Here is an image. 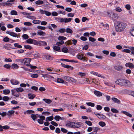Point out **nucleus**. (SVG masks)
<instances>
[{"mask_svg":"<svg viewBox=\"0 0 134 134\" xmlns=\"http://www.w3.org/2000/svg\"><path fill=\"white\" fill-rule=\"evenodd\" d=\"M16 90L18 92H23L24 91V89L21 87H19L16 88Z\"/></svg>","mask_w":134,"mask_h":134,"instance_id":"72a5a7b5","label":"nucleus"},{"mask_svg":"<svg viewBox=\"0 0 134 134\" xmlns=\"http://www.w3.org/2000/svg\"><path fill=\"white\" fill-rule=\"evenodd\" d=\"M61 65L63 67L65 68H70L71 70H72L73 69V67L71 66L65 65L63 63H61Z\"/></svg>","mask_w":134,"mask_h":134,"instance_id":"f3484780","label":"nucleus"},{"mask_svg":"<svg viewBox=\"0 0 134 134\" xmlns=\"http://www.w3.org/2000/svg\"><path fill=\"white\" fill-rule=\"evenodd\" d=\"M90 74L92 75H96L99 77H101L102 78H104V76H102L100 74H98V72L94 71H92L90 72Z\"/></svg>","mask_w":134,"mask_h":134,"instance_id":"9b49d317","label":"nucleus"},{"mask_svg":"<svg viewBox=\"0 0 134 134\" xmlns=\"http://www.w3.org/2000/svg\"><path fill=\"white\" fill-rule=\"evenodd\" d=\"M63 78L66 81L70 82V80L71 78V77L64 76L63 77Z\"/></svg>","mask_w":134,"mask_h":134,"instance_id":"e433bc0d","label":"nucleus"},{"mask_svg":"<svg viewBox=\"0 0 134 134\" xmlns=\"http://www.w3.org/2000/svg\"><path fill=\"white\" fill-rule=\"evenodd\" d=\"M70 82H71L72 83H76L77 82L76 80L72 77H71Z\"/></svg>","mask_w":134,"mask_h":134,"instance_id":"79ce46f5","label":"nucleus"},{"mask_svg":"<svg viewBox=\"0 0 134 134\" xmlns=\"http://www.w3.org/2000/svg\"><path fill=\"white\" fill-rule=\"evenodd\" d=\"M24 48L27 49H32V47L29 45H25L24 46Z\"/></svg>","mask_w":134,"mask_h":134,"instance_id":"5fc2aeb1","label":"nucleus"},{"mask_svg":"<svg viewBox=\"0 0 134 134\" xmlns=\"http://www.w3.org/2000/svg\"><path fill=\"white\" fill-rule=\"evenodd\" d=\"M112 99L115 103L118 104L120 103V101L116 98L113 97L112 98Z\"/></svg>","mask_w":134,"mask_h":134,"instance_id":"4be33fe9","label":"nucleus"},{"mask_svg":"<svg viewBox=\"0 0 134 134\" xmlns=\"http://www.w3.org/2000/svg\"><path fill=\"white\" fill-rule=\"evenodd\" d=\"M85 123L89 126H91L92 125L91 122L89 121H86Z\"/></svg>","mask_w":134,"mask_h":134,"instance_id":"680f3d73","label":"nucleus"},{"mask_svg":"<svg viewBox=\"0 0 134 134\" xmlns=\"http://www.w3.org/2000/svg\"><path fill=\"white\" fill-rule=\"evenodd\" d=\"M82 56H83V55L82 54H78L76 56V57L78 59H80L81 60V59L82 58Z\"/></svg>","mask_w":134,"mask_h":134,"instance_id":"4d7b16f0","label":"nucleus"},{"mask_svg":"<svg viewBox=\"0 0 134 134\" xmlns=\"http://www.w3.org/2000/svg\"><path fill=\"white\" fill-rule=\"evenodd\" d=\"M23 60V59H16L14 60V61L15 62H17L20 64H22Z\"/></svg>","mask_w":134,"mask_h":134,"instance_id":"58836bf2","label":"nucleus"},{"mask_svg":"<svg viewBox=\"0 0 134 134\" xmlns=\"http://www.w3.org/2000/svg\"><path fill=\"white\" fill-rule=\"evenodd\" d=\"M33 39L29 38L26 40V42L28 43L32 44V42Z\"/></svg>","mask_w":134,"mask_h":134,"instance_id":"864d4df0","label":"nucleus"},{"mask_svg":"<svg viewBox=\"0 0 134 134\" xmlns=\"http://www.w3.org/2000/svg\"><path fill=\"white\" fill-rule=\"evenodd\" d=\"M121 112L130 117H131L132 116V115L127 111H122Z\"/></svg>","mask_w":134,"mask_h":134,"instance_id":"aec40b11","label":"nucleus"},{"mask_svg":"<svg viewBox=\"0 0 134 134\" xmlns=\"http://www.w3.org/2000/svg\"><path fill=\"white\" fill-rule=\"evenodd\" d=\"M66 125L67 126L72 128H78L81 126V123L79 122H70L68 123Z\"/></svg>","mask_w":134,"mask_h":134,"instance_id":"7ed1b4c3","label":"nucleus"},{"mask_svg":"<svg viewBox=\"0 0 134 134\" xmlns=\"http://www.w3.org/2000/svg\"><path fill=\"white\" fill-rule=\"evenodd\" d=\"M127 26V24L124 23H120L116 26L115 30L118 32H120L124 31Z\"/></svg>","mask_w":134,"mask_h":134,"instance_id":"f03ea898","label":"nucleus"},{"mask_svg":"<svg viewBox=\"0 0 134 134\" xmlns=\"http://www.w3.org/2000/svg\"><path fill=\"white\" fill-rule=\"evenodd\" d=\"M57 82L61 83H63L64 82V81L62 79L60 78H58L57 80Z\"/></svg>","mask_w":134,"mask_h":134,"instance_id":"4c0bfd02","label":"nucleus"},{"mask_svg":"<svg viewBox=\"0 0 134 134\" xmlns=\"http://www.w3.org/2000/svg\"><path fill=\"white\" fill-rule=\"evenodd\" d=\"M24 24L25 25L27 26H30L32 24L31 23L28 22H25Z\"/></svg>","mask_w":134,"mask_h":134,"instance_id":"13d9d810","label":"nucleus"},{"mask_svg":"<svg viewBox=\"0 0 134 134\" xmlns=\"http://www.w3.org/2000/svg\"><path fill=\"white\" fill-rule=\"evenodd\" d=\"M36 45H38V41H37L36 40L33 39L32 42V44Z\"/></svg>","mask_w":134,"mask_h":134,"instance_id":"de8ad7c7","label":"nucleus"},{"mask_svg":"<svg viewBox=\"0 0 134 134\" xmlns=\"http://www.w3.org/2000/svg\"><path fill=\"white\" fill-rule=\"evenodd\" d=\"M2 99L4 101H7L9 99V98L7 96L3 97Z\"/></svg>","mask_w":134,"mask_h":134,"instance_id":"37998d69","label":"nucleus"},{"mask_svg":"<svg viewBox=\"0 0 134 134\" xmlns=\"http://www.w3.org/2000/svg\"><path fill=\"white\" fill-rule=\"evenodd\" d=\"M6 33L14 37H18L17 34L12 31H7L6 32Z\"/></svg>","mask_w":134,"mask_h":134,"instance_id":"0eeeda50","label":"nucleus"},{"mask_svg":"<svg viewBox=\"0 0 134 134\" xmlns=\"http://www.w3.org/2000/svg\"><path fill=\"white\" fill-rule=\"evenodd\" d=\"M30 15H29L27 16L26 17L27 18L31 19L32 20H34L36 19V17L35 16H31Z\"/></svg>","mask_w":134,"mask_h":134,"instance_id":"a18cd8bd","label":"nucleus"},{"mask_svg":"<svg viewBox=\"0 0 134 134\" xmlns=\"http://www.w3.org/2000/svg\"><path fill=\"white\" fill-rule=\"evenodd\" d=\"M63 110V109L62 108L59 109H54L52 111L54 112H58L59 111H62Z\"/></svg>","mask_w":134,"mask_h":134,"instance_id":"cd10ccee","label":"nucleus"},{"mask_svg":"<svg viewBox=\"0 0 134 134\" xmlns=\"http://www.w3.org/2000/svg\"><path fill=\"white\" fill-rule=\"evenodd\" d=\"M54 51L55 52V51H58L60 49V48L58 46H55L53 47Z\"/></svg>","mask_w":134,"mask_h":134,"instance_id":"c756f323","label":"nucleus"},{"mask_svg":"<svg viewBox=\"0 0 134 134\" xmlns=\"http://www.w3.org/2000/svg\"><path fill=\"white\" fill-rule=\"evenodd\" d=\"M53 119V117L52 116L48 117L46 119V121H52Z\"/></svg>","mask_w":134,"mask_h":134,"instance_id":"ea45409f","label":"nucleus"},{"mask_svg":"<svg viewBox=\"0 0 134 134\" xmlns=\"http://www.w3.org/2000/svg\"><path fill=\"white\" fill-rule=\"evenodd\" d=\"M31 60V59L29 58L24 59L23 60L22 64L28 66L29 65V64L30 63Z\"/></svg>","mask_w":134,"mask_h":134,"instance_id":"39448f33","label":"nucleus"},{"mask_svg":"<svg viewBox=\"0 0 134 134\" xmlns=\"http://www.w3.org/2000/svg\"><path fill=\"white\" fill-rule=\"evenodd\" d=\"M37 28L38 29L44 30L46 29V27H45L42 26H37Z\"/></svg>","mask_w":134,"mask_h":134,"instance_id":"09e8293b","label":"nucleus"},{"mask_svg":"<svg viewBox=\"0 0 134 134\" xmlns=\"http://www.w3.org/2000/svg\"><path fill=\"white\" fill-rule=\"evenodd\" d=\"M74 13H69L67 14V16L68 17H73L74 15Z\"/></svg>","mask_w":134,"mask_h":134,"instance_id":"e2e57ef3","label":"nucleus"},{"mask_svg":"<svg viewBox=\"0 0 134 134\" xmlns=\"http://www.w3.org/2000/svg\"><path fill=\"white\" fill-rule=\"evenodd\" d=\"M46 42L45 41H38V46H45L47 45Z\"/></svg>","mask_w":134,"mask_h":134,"instance_id":"2eb2a0df","label":"nucleus"},{"mask_svg":"<svg viewBox=\"0 0 134 134\" xmlns=\"http://www.w3.org/2000/svg\"><path fill=\"white\" fill-rule=\"evenodd\" d=\"M115 10L116 11L118 12H120L122 11V9L118 6L116 7Z\"/></svg>","mask_w":134,"mask_h":134,"instance_id":"473e14b6","label":"nucleus"},{"mask_svg":"<svg viewBox=\"0 0 134 134\" xmlns=\"http://www.w3.org/2000/svg\"><path fill=\"white\" fill-rule=\"evenodd\" d=\"M14 45L15 47H16L19 48H22V46L20 45H19V44L18 43H15Z\"/></svg>","mask_w":134,"mask_h":134,"instance_id":"bf43d9fd","label":"nucleus"},{"mask_svg":"<svg viewBox=\"0 0 134 134\" xmlns=\"http://www.w3.org/2000/svg\"><path fill=\"white\" fill-rule=\"evenodd\" d=\"M10 39L7 37H5L3 39V41L5 42H8L9 41Z\"/></svg>","mask_w":134,"mask_h":134,"instance_id":"603ef678","label":"nucleus"},{"mask_svg":"<svg viewBox=\"0 0 134 134\" xmlns=\"http://www.w3.org/2000/svg\"><path fill=\"white\" fill-rule=\"evenodd\" d=\"M123 66L121 65H116L114 67L115 69L116 70L120 71L123 68Z\"/></svg>","mask_w":134,"mask_h":134,"instance_id":"ddd939ff","label":"nucleus"},{"mask_svg":"<svg viewBox=\"0 0 134 134\" xmlns=\"http://www.w3.org/2000/svg\"><path fill=\"white\" fill-rule=\"evenodd\" d=\"M10 13L12 15H17V12L16 11L13 10L11 11Z\"/></svg>","mask_w":134,"mask_h":134,"instance_id":"69168bd1","label":"nucleus"},{"mask_svg":"<svg viewBox=\"0 0 134 134\" xmlns=\"http://www.w3.org/2000/svg\"><path fill=\"white\" fill-rule=\"evenodd\" d=\"M41 22V21L38 20L34 19L32 21V23L34 24H39Z\"/></svg>","mask_w":134,"mask_h":134,"instance_id":"c03bdc74","label":"nucleus"},{"mask_svg":"<svg viewBox=\"0 0 134 134\" xmlns=\"http://www.w3.org/2000/svg\"><path fill=\"white\" fill-rule=\"evenodd\" d=\"M10 91L9 90H3V92L5 95H7L9 93Z\"/></svg>","mask_w":134,"mask_h":134,"instance_id":"c9c22d12","label":"nucleus"},{"mask_svg":"<svg viewBox=\"0 0 134 134\" xmlns=\"http://www.w3.org/2000/svg\"><path fill=\"white\" fill-rule=\"evenodd\" d=\"M34 112V111L32 110H28L24 112V113L25 114H30L32 113H33Z\"/></svg>","mask_w":134,"mask_h":134,"instance_id":"bb28decb","label":"nucleus"},{"mask_svg":"<svg viewBox=\"0 0 134 134\" xmlns=\"http://www.w3.org/2000/svg\"><path fill=\"white\" fill-rule=\"evenodd\" d=\"M57 19H58L59 20V22L60 23L64 22V23H66L69 22H70L71 21L72 19L71 18H56V20H57Z\"/></svg>","mask_w":134,"mask_h":134,"instance_id":"20e7f679","label":"nucleus"},{"mask_svg":"<svg viewBox=\"0 0 134 134\" xmlns=\"http://www.w3.org/2000/svg\"><path fill=\"white\" fill-rule=\"evenodd\" d=\"M11 84L13 85H17L20 83V82L18 80L15 79H12L10 80Z\"/></svg>","mask_w":134,"mask_h":134,"instance_id":"423d86ee","label":"nucleus"},{"mask_svg":"<svg viewBox=\"0 0 134 134\" xmlns=\"http://www.w3.org/2000/svg\"><path fill=\"white\" fill-rule=\"evenodd\" d=\"M122 52L127 53H129L131 52V50L128 49H125L122 51Z\"/></svg>","mask_w":134,"mask_h":134,"instance_id":"052dcab7","label":"nucleus"},{"mask_svg":"<svg viewBox=\"0 0 134 134\" xmlns=\"http://www.w3.org/2000/svg\"><path fill=\"white\" fill-rule=\"evenodd\" d=\"M124 48H127L130 49L131 51V53L132 54H134V47H129L128 46H125L124 47Z\"/></svg>","mask_w":134,"mask_h":134,"instance_id":"4468645a","label":"nucleus"},{"mask_svg":"<svg viewBox=\"0 0 134 134\" xmlns=\"http://www.w3.org/2000/svg\"><path fill=\"white\" fill-rule=\"evenodd\" d=\"M35 3L37 4H42L43 3V2L42 1L38 0V1H36Z\"/></svg>","mask_w":134,"mask_h":134,"instance_id":"8fccbe9b","label":"nucleus"},{"mask_svg":"<svg viewBox=\"0 0 134 134\" xmlns=\"http://www.w3.org/2000/svg\"><path fill=\"white\" fill-rule=\"evenodd\" d=\"M94 94L98 97H100L102 96V93L99 91H94Z\"/></svg>","mask_w":134,"mask_h":134,"instance_id":"a211bd4d","label":"nucleus"},{"mask_svg":"<svg viewBox=\"0 0 134 134\" xmlns=\"http://www.w3.org/2000/svg\"><path fill=\"white\" fill-rule=\"evenodd\" d=\"M94 114L98 118L100 119H105L106 118V116L102 114L97 113L96 112H94Z\"/></svg>","mask_w":134,"mask_h":134,"instance_id":"6e6552de","label":"nucleus"},{"mask_svg":"<svg viewBox=\"0 0 134 134\" xmlns=\"http://www.w3.org/2000/svg\"><path fill=\"white\" fill-rule=\"evenodd\" d=\"M62 51L63 52L66 53L68 52V50L67 48L64 47L62 49Z\"/></svg>","mask_w":134,"mask_h":134,"instance_id":"0e129e2a","label":"nucleus"},{"mask_svg":"<svg viewBox=\"0 0 134 134\" xmlns=\"http://www.w3.org/2000/svg\"><path fill=\"white\" fill-rule=\"evenodd\" d=\"M40 118L37 120L38 122L40 124H42L43 123V120L45 119V117L43 116H40Z\"/></svg>","mask_w":134,"mask_h":134,"instance_id":"9d476101","label":"nucleus"},{"mask_svg":"<svg viewBox=\"0 0 134 134\" xmlns=\"http://www.w3.org/2000/svg\"><path fill=\"white\" fill-rule=\"evenodd\" d=\"M86 73L85 72H79L77 74L78 75L80 76L81 77L85 76H86Z\"/></svg>","mask_w":134,"mask_h":134,"instance_id":"a878e982","label":"nucleus"},{"mask_svg":"<svg viewBox=\"0 0 134 134\" xmlns=\"http://www.w3.org/2000/svg\"><path fill=\"white\" fill-rule=\"evenodd\" d=\"M99 125L100 126L103 127L106 125L105 123L104 122L100 121L99 122Z\"/></svg>","mask_w":134,"mask_h":134,"instance_id":"49530a36","label":"nucleus"},{"mask_svg":"<svg viewBox=\"0 0 134 134\" xmlns=\"http://www.w3.org/2000/svg\"><path fill=\"white\" fill-rule=\"evenodd\" d=\"M117 84L121 86H129L132 85L131 83L129 80L123 79H119L115 81Z\"/></svg>","mask_w":134,"mask_h":134,"instance_id":"f257e3e1","label":"nucleus"},{"mask_svg":"<svg viewBox=\"0 0 134 134\" xmlns=\"http://www.w3.org/2000/svg\"><path fill=\"white\" fill-rule=\"evenodd\" d=\"M65 30V31L67 33L72 34L73 32L72 30L69 28H67Z\"/></svg>","mask_w":134,"mask_h":134,"instance_id":"b1692460","label":"nucleus"},{"mask_svg":"<svg viewBox=\"0 0 134 134\" xmlns=\"http://www.w3.org/2000/svg\"><path fill=\"white\" fill-rule=\"evenodd\" d=\"M65 28L60 29L58 31L61 33H64L65 32Z\"/></svg>","mask_w":134,"mask_h":134,"instance_id":"6e6d98bb","label":"nucleus"},{"mask_svg":"<svg viewBox=\"0 0 134 134\" xmlns=\"http://www.w3.org/2000/svg\"><path fill=\"white\" fill-rule=\"evenodd\" d=\"M31 117L34 120H35L37 118L36 115L34 114H32L31 115Z\"/></svg>","mask_w":134,"mask_h":134,"instance_id":"338daca9","label":"nucleus"},{"mask_svg":"<svg viewBox=\"0 0 134 134\" xmlns=\"http://www.w3.org/2000/svg\"><path fill=\"white\" fill-rule=\"evenodd\" d=\"M58 39L59 40L63 41V40H65L66 39V38L63 36H60L59 37Z\"/></svg>","mask_w":134,"mask_h":134,"instance_id":"7c9ffc66","label":"nucleus"},{"mask_svg":"<svg viewBox=\"0 0 134 134\" xmlns=\"http://www.w3.org/2000/svg\"><path fill=\"white\" fill-rule=\"evenodd\" d=\"M129 33L131 35L134 37V27L130 30Z\"/></svg>","mask_w":134,"mask_h":134,"instance_id":"412c9836","label":"nucleus"},{"mask_svg":"<svg viewBox=\"0 0 134 134\" xmlns=\"http://www.w3.org/2000/svg\"><path fill=\"white\" fill-rule=\"evenodd\" d=\"M12 94L15 96L16 97H19V95L18 94H16L15 93H16V90H11Z\"/></svg>","mask_w":134,"mask_h":134,"instance_id":"6ab92c4d","label":"nucleus"},{"mask_svg":"<svg viewBox=\"0 0 134 134\" xmlns=\"http://www.w3.org/2000/svg\"><path fill=\"white\" fill-rule=\"evenodd\" d=\"M64 42L63 41H61L60 42H57L56 43V45L59 46L62 45L64 44Z\"/></svg>","mask_w":134,"mask_h":134,"instance_id":"774afa93","label":"nucleus"},{"mask_svg":"<svg viewBox=\"0 0 134 134\" xmlns=\"http://www.w3.org/2000/svg\"><path fill=\"white\" fill-rule=\"evenodd\" d=\"M54 119L56 121H59L60 120H63L65 118L64 117H61L59 116L56 115Z\"/></svg>","mask_w":134,"mask_h":134,"instance_id":"dca6fc26","label":"nucleus"},{"mask_svg":"<svg viewBox=\"0 0 134 134\" xmlns=\"http://www.w3.org/2000/svg\"><path fill=\"white\" fill-rule=\"evenodd\" d=\"M30 76L33 78H37L38 76V75L37 74H31Z\"/></svg>","mask_w":134,"mask_h":134,"instance_id":"3c124183","label":"nucleus"},{"mask_svg":"<svg viewBox=\"0 0 134 134\" xmlns=\"http://www.w3.org/2000/svg\"><path fill=\"white\" fill-rule=\"evenodd\" d=\"M44 57L47 59L48 60H51L53 59V57L49 55H45Z\"/></svg>","mask_w":134,"mask_h":134,"instance_id":"c85d7f7f","label":"nucleus"},{"mask_svg":"<svg viewBox=\"0 0 134 134\" xmlns=\"http://www.w3.org/2000/svg\"><path fill=\"white\" fill-rule=\"evenodd\" d=\"M43 100H44L46 103L48 104L51 103L52 102V100L50 99H43Z\"/></svg>","mask_w":134,"mask_h":134,"instance_id":"2f4dec72","label":"nucleus"},{"mask_svg":"<svg viewBox=\"0 0 134 134\" xmlns=\"http://www.w3.org/2000/svg\"><path fill=\"white\" fill-rule=\"evenodd\" d=\"M28 96L29 99H33L35 97V95L34 94H29Z\"/></svg>","mask_w":134,"mask_h":134,"instance_id":"f704fd0d","label":"nucleus"},{"mask_svg":"<svg viewBox=\"0 0 134 134\" xmlns=\"http://www.w3.org/2000/svg\"><path fill=\"white\" fill-rule=\"evenodd\" d=\"M11 68L12 69H17L19 68V66L15 64H13L12 65Z\"/></svg>","mask_w":134,"mask_h":134,"instance_id":"5701e85b","label":"nucleus"},{"mask_svg":"<svg viewBox=\"0 0 134 134\" xmlns=\"http://www.w3.org/2000/svg\"><path fill=\"white\" fill-rule=\"evenodd\" d=\"M111 17L112 18H115L116 19H117L119 18V16L118 14L113 12L112 13V16Z\"/></svg>","mask_w":134,"mask_h":134,"instance_id":"393cba45","label":"nucleus"},{"mask_svg":"<svg viewBox=\"0 0 134 134\" xmlns=\"http://www.w3.org/2000/svg\"><path fill=\"white\" fill-rule=\"evenodd\" d=\"M86 104L88 106H90L91 107H94L95 106V104L94 103L91 102H86Z\"/></svg>","mask_w":134,"mask_h":134,"instance_id":"a19ab883","label":"nucleus"},{"mask_svg":"<svg viewBox=\"0 0 134 134\" xmlns=\"http://www.w3.org/2000/svg\"><path fill=\"white\" fill-rule=\"evenodd\" d=\"M37 35L40 36H44L46 35V34L45 32L41 30H39L37 31Z\"/></svg>","mask_w":134,"mask_h":134,"instance_id":"1a4fd4ad","label":"nucleus"},{"mask_svg":"<svg viewBox=\"0 0 134 134\" xmlns=\"http://www.w3.org/2000/svg\"><path fill=\"white\" fill-rule=\"evenodd\" d=\"M125 66L126 67H129L130 68H133L134 67V65L131 63H126L125 64Z\"/></svg>","mask_w":134,"mask_h":134,"instance_id":"f8f14e48","label":"nucleus"}]
</instances>
